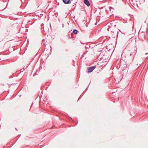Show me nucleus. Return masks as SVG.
I'll use <instances>...</instances> for the list:
<instances>
[{
    "instance_id": "nucleus-3",
    "label": "nucleus",
    "mask_w": 148,
    "mask_h": 148,
    "mask_svg": "<svg viewBox=\"0 0 148 148\" xmlns=\"http://www.w3.org/2000/svg\"><path fill=\"white\" fill-rule=\"evenodd\" d=\"M96 65L92 66L91 67H89L88 68V73H90L92 72L96 68Z\"/></svg>"
},
{
    "instance_id": "nucleus-13",
    "label": "nucleus",
    "mask_w": 148,
    "mask_h": 148,
    "mask_svg": "<svg viewBox=\"0 0 148 148\" xmlns=\"http://www.w3.org/2000/svg\"><path fill=\"white\" fill-rule=\"evenodd\" d=\"M148 54V53H146V54Z\"/></svg>"
},
{
    "instance_id": "nucleus-9",
    "label": "nucleus",
    "mask_w": 148,
    "mask_h": 148,
    "mask_svg": "<svg viewBox=\"0 0 148 148\" xmlns=\"http://www.w3.org/2000/svg\"><path fill=\"white\" fill-rule=\"evenodd\" d=\"M110 11L111 12H113V11L114 9L112 8V7H110Z\"/></svg>"
},
{
    "instance_id": "nucleus-2",
    "label": "nucleus",
    "mask_w": 148,
    "mask_h": 148,
    "mask_svg": "<svg viewBox=\"0 0 148 148\" xmlns=\"http://www.w3.org/2000/svg\"><path fill=\"white\" fill-rule=\"evenodd\" d=\"M134 56L125 57V62L127 66H129L132 62L134 58Z\"/></svg>"
},
{
    "instance_id": "nucleus-7",
    "label": "nucleus",
    "mask_w": 148,
    "mask_h": 148,
    "mask_svg": "<svg viewBox=\"0 0 148 148\" xmlns=\"http://www.w3.org/2000/svg\"><path fill=\"white\" fill-rule=\"evenodd\" d=\"M78 31L77 29H74L73 31V32L75 34H76L77 33Z\"/></svg>"
},
{
    "instance_id": "nucleus-10",
    "label": "nucleus",
    "mask_w": 148,
    "mask_h": 148,
    "mask_svg": "<svg viewBox=\"0 0 148 148\" xmlns=\"http://www.w3.org/2000/svg\"><path fill=\"white\" fill-rule=\"evenodd\" d=\"M119 31L122 34H125V33L123 31H121V30H119Z\"/></svg>"
},
{
    "instance_id": "nucleus-14",
    "label": "nucleus",
    "mask_w": 148,
    "mask_h": 148,
    "mask_svg": "<svg viewBox=\"0 0 148 148\" xmlns=\"http://www.w3.org/2000/svg\"><path fill=\"white\" fill-rule=\"evenodd\" d=\"M16 130H17V129H16Z\"/></svg>"
},
{
    "instance_id": "nucleus-12",
    "label": "nucleus",
    "mask_w": 148,
    "mask_h": 148,
    "mask_svg": "<svg viewBox=\"0 0 148 148\" xmlns=\"http://www.w3.org/2000/svg\"><path fill=\"white\" fill-rule=\"evenodd\" d=\"M12 77H12V76H11L10 77V78H12Z\"/></svg>"
},
{
    "instance_id": "nucleus-5",
    "label": "nucleus",
    "mask_w": 148,
    "mask_h": 148,
    "mask_svg": "<svg viewBox=\"0 0 148 148\" xmlns=\"http://www.w3.org/2000/svg\"><path fill=\"white\" fill-rule=\"evenodd\" d=\"M84 3L86 4L88 6H89L90 5V3L89 1L88 0H84Z\"/></svg>"
},
{
    "instance_id": "nucleus-6",
    "label": "nucleus",
    "mask_w": 148,
    "mask_h": 148,
    "mask_svg": "<svg viewBox=\"0 0 148 148\" xmlns=\"http://www.w3.org/2000/svg\"><path fill=\"white\" fill-rule=\"evenodd\" d=\"M73 35V32H71V31H70L69 32V34L68 35V37L69 38L72 37V35Z\"/></svg>"
},
{
    "instance_id": "nucleus-1",
    "label": "nucleus",
    "mask_w": 148,
    "mask_h": 148,
    "mask_svg": "<svg viewBox=\"0 0 148 148\" xmlns=\"http://www.w3.org/2000/svg\"><path fill=\"white\" fill-rule=\"evenodd\" d=\"M133 51L132 50H127L125 51H123L122 53L121 56H124L125 57L130 56H133Z\"/></svg>"
},
{
    "instance_id": "nucleus-11",
    "label": "nucleus",
    "mask_w": 148,
    "mask_h": 148,
    "mask_svg": "<svg viewBox=\"0 0 148 148\" xmlns=\"http://www.w3.org/2000/svg\"><path fill=\"white\" fill-rule=\"evenodd\" d=\"M62 27H64V25L63 24H62Z\"/></svg>"
},
{
    "instance_id": "nucleus-4",
    "label": "nucleus",
    "mask_w": 148,
    "mask_h": 148,
    "mask_svg": "<svg viewBox=\"0 0 148 148\" xmlns=\"http://www.w3.org/2000/svg\"><path fill=\"white\" fill-rule=\"evenodd\" d=\"M65 4H69L71 3L72 0H62Z\"/></svg>"
},
{
    "instance_id": "nucleus-8",
    "label": "nucleus",
    "mask_w": 148,
    "mask_h": 148,
    "mask_svg": "<svg viewBox=\"0 0 148 148\" xmlns=\"http://www.w3.org/2000/svg\"><path fill=\"white\" fill-rule=\"evenodd\" d=\"M90 46L89 45H86V49H89L90 48Z\"/></svg>"
}]
</instances>
